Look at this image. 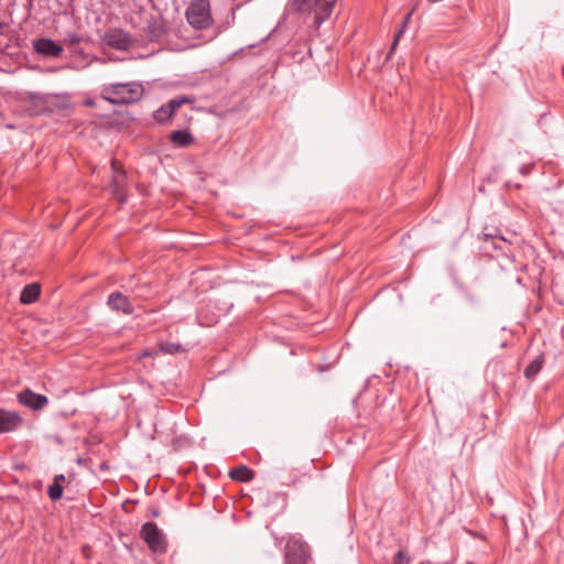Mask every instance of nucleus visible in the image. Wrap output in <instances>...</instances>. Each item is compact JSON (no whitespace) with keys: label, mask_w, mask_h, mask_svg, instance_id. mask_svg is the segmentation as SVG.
Here are the masks:
<instances>
[{"label":"nucleus","mask_w":564,"mask_h":564,"mask_svg":"<svg viewBox=\"0 0 564 564\" xmlns=\"http://www.w3.org/2000/svg\"><path fill=\"white\" fill-rule=\"evenodd\" d=\"M141 535L151 551L155 553L166 551L165 535L154 522H145L142 525Z\"/></svg>","instance_id":"obj_4"},{"label":"nucleus","mask_w":564,"mask_h":564,"mask_svg":"<svg viewBox=\"0 0 564 564\" xmlns=\"http://www.w3.org/2000/svg\"><path fill=\"white\" fill-rule=\"evenodd\" d=\"M563 75H564V67H563Z\"/></svg>","instance_id":"obj_28"},{"label":"nucleus","mask_w":564,"mask_h":564,"mask_svg":"<svg viewBox=\"0 0 564 564\" xmlns=\"http://www.w3.org/2000/svg\"><path fill=\"white\" fill-rule=\"evenodd\" d=\"M143 93L144 89L140 83H116L102 87L101 98L113 105L132 104L139 101Z\"/></svg>","instance_id":"obj_1"},{"label":"nucleus","mask_w":564,"mask_h":564,"mask_svg":"<svg viewBox=\"0 0 564 564\" xmlns=\"http://www.w3.org/2000/svg\"><path fill=\"white\" fill-rule=\"evenodd\" d=\"M22 422L18 412L0 409V433H11L20 427Z\"/></svg>","instance_id":"obj_9"},{"label":"nucleus","mask_w":564,"mask_h":564,"mask_svg":"<svg viewBox=\"0 0 564 564\" xmlns=\"http://www.w3.org/2000/svg\"><path fill=\"white\" fill-rule=\"evenodd\" d=\"M187 22L196 30L207 29L212 24L209 2L193 0L185 12Z\"/></svg>","instance_id":"obj_3"},{"label":"nucleus","mask_w":564,"mask_h":564,"mask_svg":"<svg viewBox=\"0 0 564 564\" xmlns=\"http://www.w3.org/2000/svg\"><path fill=\"white\" fill-rule=\"evenodd\" d=\"M297 481V479H293L291 482H288L286 485H292V484H295Z\"/></svg>","instance_id":"obj_25"},{"label":"nucleus","mask_w":564,"mask_h":564,"mask_svg":"<svg viewBox=\"0 0 564 564\" xmlns=\"http://www.w3.org/2000/svg\"><path fill=\"white\" fill-rule=\"evenodd\" d=\"M544 364L543 355H539L530 365L524 369V376L529 379H533L542 369Z\"/></svg>","instance_id":"obj_14"},{"label":"nucleus","mask_w":564,"mask_h":564,"mask_svg":"<svg viewBox=\"0 0 564 564\" xmlns=\"http://www.w3.org/2000/svg\"><path fill=\"white\" fill-rule=\"evenodd\" d=\"M48 497L51 500L56 501L63 495V487L58 482H53L47 490Z\"/></svg>","instance_id":"obj_18"},{"label":"nucleus","mask_w":564,"mask_h":564,"mask_svg":"<svg viewBox=\"0 0 564 564\" xmlns=\"http://www.w3.org/2000/svg\"><path fill=\"white\" fill-rule=\"evenodd\" d=\"M40 293H41V286L39 283L28 284L23 288V290L21 292L20 301L23 304L34 303L39 299Z\"/></svg>","instance_id":"obj_11"},{"label":"nucleus","mask_w":564,"mask_h":564,"mask_svg":"<svg viewBox=\"0 0 564 564\" xmlns=\"http://www.w3.org/2000/svg\"><path fill=\"white\" fill-rule=\"evenodd\" d=\"M111 189L116 196H119V191H120L119 176L113 177L112 183H111Z\"/></svg>","instance_id":"obj_22"},{"label":"nucleus","mask_w":564,"mask_h":564,"mask_svg":"<svg viewBox=\"0 0 564 564\" xmlns=\"http://www.w3.org/2000/svg\"><path fill=\"white\" fill-rule=\"evenodd\" d=\"M336 0H294L299 12H313L314 23L321 25L332 13Z\"/></svg>","instance_id":"obj_2"},{"label":"nucleus","mask_w":564,"mask_h":564,"mask_svg":"<svg viewBox=\"0 0 564 564\" xmlns=\"http://www.w3.org/2000/svg\"><path fill=\"white\" fill-rule=\"evenodd\" d=\"M112 167H113V170H116V169H117V167H116V161H112Z\"/></svg>","instance_id":"obj_27"},{"label":"nucleus","mask_w":564,"mask_h":564,"mask_svg":"<svg viewBox=\"0 0 564 564\" xmlns=\"http://www.w3.org/2000/svg\"><path fill=\"white\" fill-rule=\"evenodd\" d=\"M33 47L37 53L48 57H58L63 53V47L47 37L34 41Z\"/></svg>","instance_id":"obj_10"},{"label":"nucleus","mask_w":564,"mask_h":564,"mask_svg":"<svg viewBox=\"0 0 564 564\" xmlns=\"http://www.w3.org/2000/svg\"><path fill=\"white\" fill-rule=\"evenodd\" d=\"M102 42L118 51H128L132 45L130 35L120 29L108 30L102 36Z\"/></svg>","instance_id":"obj_6"},{"label":"nucleus","mask_w":564,"mask_h":564,"mask_svg":"<svg viewBox=\"0 0 564 564\" xmlns=\"http://www.w3.org/2000/svg\"><path fill=\"white\" fill-rule=\"evenodd\" d=\"M229 477L232 480L247 482L253 479V471L247 466H238L229 471Z\"/></svg>","instance_id":"obj_13"},{"label":"nucleus","mask_w":564,"mask_h":564,"mask_svg":"<svg viewBox=\"0 0 564 564\" xmlns=\"http://www.w3.org/2000/svg\"><path fill=\"white\" fill-rule=\"evenodd\" d=\"M463 294H464L465 299L468 301L469 304L477 305L478 299H477V296L474 293H471L469 290L464 288L463 289Z\"/></svg>","instance_id":"obj_21"},{"label":"nucleus","mask_w":564,"mask_h":564,"mask_svg":"<svg viewBox=\"0 0 564 564\" xmlns=\"http://www.w3.org/2000/svg\"><path fill=\"white\" fill-rule=\"evenodd\" d=\"M20 404L33 411L44 409L48 404V399L44 394L35 393L30 388H25L18 393Z\"/></svg>","instance_id":"obj_7"},{"label":"nucleus","mask_w":564,"mask_h":564,"mask_svg":"<svg viewBox=\"0 0 564 564\" xmlns=\"http://www.w3.org/2000/svg\"><path fill=\"white\" fill-rule=\"evenodd\" d=\"M93 104H94V102H93L91 100H87V101H86V105H88V106H90V105H93Z\"/></svg>","instance_id":"obj_26"},{"label":"nucleus","mask_w":564,"mask_h":564,"mask_svg":"<svg viewBox=\"0 0 564 564\" xmlns=\"http://www.w3.org/2000/svg\"><path fill=\"white\" fill-rule=\"evenodd\" d=\"M170 140L180 148H186L193 143L194 138L188 130H175L171 133Z\"/></svg>","instance_id":"obj_12"},{"label":"nucleus","mask_w":564,"mask_h":564,"mask_svg":"<svg viewBox=\"0 0 564 564\" xmlns=\"http://www.w3.org/2000/svg\"><path fill=\"white\" fill-rule=\"evenodd\" d=\"M175 111L172 109L170 102L161 106L156 111H154V119L158 122H165L167 121Z\"/></svg>","instance_id":"obj_15"},{"label":"nucleus","mask_w":564,"mask_h":564,"mask_svg":"<svg viewBox=\"0 0 564 564\" xmlns=\"http://www.w3.org/2000/svg\"><path fill=\"white\" fill-rule=\"evenodd\" d=\"M410 19H411V13H409V14H406V15H405V18H404V20H403V22H402V25H401V28H400V30L397 32V34H395V36H394V40H393V42H392L391 50H390V52H389V55H388V56H390V55H391V53L395 50V47H397V45H398V43H399V40H400V37H401L402 33L404 32V30H405V28H406V24H408V22L410 21Z\"/></svg>","instance_id":"obj_17"},{"label":"nucleus","mask_w":564,"mask_h":564,"mask_svg":"<svg viewBox=\"0 0 564 564\" xmlns=\"http://www.w3.org/2000/svg\"><path fill=\"white\" fill-rule=\"evenodd\" d=\"M410 558L404 551H398L394 555V564H409Z\"/></svg>","instance_id":"obj_20"},{"label":"nucleus","mask_w":564,"mask_h":564,"mask_svg":"<svg viewBox=\"0 0 564 564\" xmlns=\"http://www.w3.org/2000/svg\"><path fill=\"white\" fill-rule=\"evenodd\" d=\"M107 305L111 311L121 312L124 315H131L134 312V307L128 296L118 291L109 294Z\"/></svg>","instance_id":"obj_8"},{"label":"nucleus","mask_w":564,"mask_h":564,"mask_svg":"<svg viewBox=\"0 0 564 564\" xmlns=\"http://www.w3.org/2000/svg\"><path fill=\"white\" fill-rule=\"evenodd\" d=\"M194 99L187 96H178L176 98L171 99L169 102L174 111L178 109L182 105L193 102Z\"/></svg>","instance_id":"obj_19"},{"label":"nucleus","mask_w":564,"mask_h":564,"mask_svg":"<svg viewBox=\"0 0 564 564\" xmlns=\"http://www.w3.org/2000/svg\"><path fill=\"white\" fill-rule=\"evenodd\" d=\"M159 350L162 354L174 355V354L183 352L185 349L183 348V346L181 344L162 341L159 344Z\"/></svg>","instance_id":"obj_16"},{"label":"nucleus","mask_w":564,"mask_h":564,"mask_svg":"<svg viewBox=\"0 0 564 564\" xmlns=\"http://www.w3.org/2000/svg\"><path fill=\"white\" fill-rule=\"evenodd\" d=\"M64 480H65V476H64L63 474H59V475H56V476L54 477L53 482H58V484H61V482H62V481H64Z\"/></svg>","instance_id":"obj_24"},{"label":"nucleus","mask_w":564,"mask_h":564,"mask_svg":"<svg viewBox=\"0 0 564 564\" xmlns=\"http://www.w3.org/2000/svg\"><path fill=\"white\" fill-rule=\"evenodd\" d=\"M285 564H310L307 544L295 538L289 539L285 546Z\"/></svg>","instance_id":"obj_5"},{"label":"nucleus","mask_w":564,"mask_h":564,"mask_svg":"<svg viewBox=\"0 0 564 564\" xmlns=\"http://www.w3.org/2000/svg\"><path fill=\"white\" fill-rule=\"evenodd\" d=\"M67 40L70 44H78L80 42V37L76 34H69Z\"/></svg>","instance_id":"obj_23"}]
</instances>
